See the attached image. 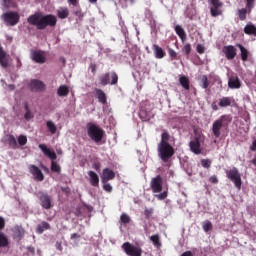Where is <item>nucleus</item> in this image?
Returning a JSON list of instances; mask_svg holds the SVG:
<instances>
[{
	"instance_id": "nucleus-1",
	"label": "nucleus",
	"mask_w": 256,
	"mask_h": 256,
	"mask_svg": "<svg viewBox=\"0 0 256 256\" xmlns=\"http://www.w3.org/2000/svg\"><path fill=\"white\" fill-rule=\"evenodd\" d=\"M27 23L33 27H36L38 31H44V29H47V27L57 26V16L53 14L44 15L41 12H36L27 18Z\"/></svg>"
},
{
	"instance_id": "nucleus-2",
	"label": "nucleus",
	"mask_w": 256,
	"mask_h": 256,
	"mask_svg": "<svg viewBox=\"0 0 256 256\" xmlns=\"http://www.w3.org/2000/svg\"><path fill=\"white\" fill-rule=\"evenodd\" d=\"M170 139L171 134H169L167 130H163L161 140L157 146L158 157L163 163H169L173 158V155H175V148L169 144Z\"/></svg>"
},
{
	"instance_id": "nucleus-3",
	"label": "nucleus",
	"mask_w": 256,
	"mask_h": 256,
	"mask_svg": "<svg viewBox=\"0 0 256 256\" xmlns=\"http://www.w3.org/2000/svg\"><path fill=\"white\" fill-rule=\"evenodd\" d=\"M231 121H233V118L231 117V115L225 114L213 122L212 133L214 137H216V139H219V137H221V130L227 129Z\"/></svg>"
},
{
	"instance_id": "nucleus-4",
	"label": "nucleus",
	"mask_w": 256,
	"mask_h": 256,
	"mask_svg": "<svg viewBox=\"0 0 256 256\" xmlns=\"http://www.w3.org/2000/svg\"><path fill=\"white\" fill-rule=\"evenodd\" d=\"M38 147L42 153L48 157V159H51V171H53V173H61V166L55 162L57 160V154L55 153V150L48 148L45 144H39Z\"/></svg>"
},
{
	"instance_id": "nucleus-5",
	"label": "nucleus",
	"mask_w": 256,
	"mask_h": 256,
	"mask_svg": "<svg viewBox=\"0 0 256 256\" xmlns=\"http://www.w3.org/2000/svg\"><path fill=\"white\" fill-rule=\"evenodd\" d=\"M87 133L88 137H90V139L94 141V143H101L105 135V131H103V129L93 123L87 124Z\"/></svg>"
},
{
	"instance_id": "nucleus-6",
	"label": "nucleus",
	"mask_w": 256,
	"mask_h": 256,
	"mask_svg": "<svg viewBox=\"0 0 256 256\" xmlns=\"http://www.w3.org/2000/svg\"><path fill=\"white\" fill-rule=\"evenodd\" d=\"M226 176L230 181H232L238 190H241V185H243V181L241 180V173L236 167H233L230 170H226Z\"/></svg>"
},
{
	"instance_id": "nucleus-7",
	"label": "nucleus",
	"mask_w": 256,
	"mask_h": 256,
	"mask_svg": "<svg viewBox=\"0 0 256 256\" xmlns=\"http://www.w3.org/2000/svg\"><path fill=\"white\" fill-rule=\"evenodd\" d=\"M99 81L100 85H102L103 87H105V85H117L119 81V76L116 72L105 73L99 77Z\"/></svg>"
},
{
	"instance_id": "nucleus-8",
	"label": "nucleus",
	"mask_w": 256,
	"mask_h": 256,
	"mask_svg": "<svg viewBox=\"0 0 256 256\" xmlns=\"http://www.w3.org/2000/svg\"><path fill=\"white\" fill-rule=\"evenodd\" d=\"M122 249L127 256H142L143 249L139 246H135L130 242H125L122 244Z\"/></svg>"
},
{
	"instance_id": "nucleus-9",
	"label": "nucleus",
	"mask_w": 256,
	"mask_h": 256,
	"mask_svg": "<svg viewBox=\"0 0 256 256\" xmlns=\"http://www.w3.org/2000/svg\"><path fill=\"white\" fill-rule=\"evenodd\" d=\"M38 199L42 209L49 210L51 207H53V200L47 192H39Z\"/></svg>"
},
{
	"instance_id": "nucleus-10",
	"label": "nucleus",
	"mask_w": 256,
	"mask_h": 256,
	"mask_svg": "<svg viewBox=\"0 0 256 256\" xmlns=\"http://www.w3.org/2000/svg\"><path fill=\"white\" fill-rule=\"evenodd\" d=\"M3 20L6 25H9L10 27H14V25H17L19 23V13L17 12H6L3 14Z\"/></svg>"
},
{
	"instance_id": "nucleus-11",
	"label": "nucleus",
	"mask_w": 256,
	"mask_h": 256,
	"mask_svg": "<svg viewBox=\"0 0 256 256\" xmlns=\"http://www.w3.org/2000/svg\"><path fill=\"white\" fill-rule=\"evenodd\" d=\"M150 188L152 193H161V191H163V177H161V175H157L152 178L150 181Z\"/></svg>"
},
{
	"instance_id": "nucleus-12",
	"label": "nucleus",
	"mask_w": 256,
	"mask_h": 256,
	"mask_svg": "<svg viewBox=\"0 0 256 256\" xmlns=\"http://www.w3.org/2000/svg\"><path fill=\"white\" fill-rule=\"evenodd\" d=\"M210 5V14L212 17H219V15H223V11H221V7H223V2L221 0H209Z\"/></svg>"
},
{
	"instance_id": "nucleus-13",
	"label": "nucleus",
	"mask_w": 256,
	"mask_h": 256,
	"mask_svg": "<svg viewBox=\"0 0 256 256\" xmlns=\"http://www.w3.org/2000/svg\"><path fill=\"white\" fill-rule=\"evenodd\" d=\"M189 148L194 155H201V135H196L189 143Z\"/></svg>"
},
{
	"instance_id": "nucleus-14",
	"label": "nucleus",
	"mask_w": 256,
	"mask_h": 256,
	"mask_svg": "<svg viewBox=\"0 0 256 256\" xmlns=\"http://www.w3.org/2000/svg\"><path fill=\"white\" fill-rule=\"evenodd\" d=\"M222 52L228 61H233V59L237 57V48H235L233 45L224 46L222 48Z\"/></svg>"
},
{
	"instance_id": "nucleus-15",
	"label": "nucleus",
	"mask_w": 256,
	"mask_h": 256,
	"mask_svg": "<svg viewBox=\"0 0 256 256\" xmlns=\"http://www.w3.org/2000/svg\"><path fill=\"white\" fill-rule=\"evenodd\" d=\"M45 83L39 79H32L29 83L30 91L35 93L45 91Z\"/></svg>"
},
{
	"instance_id": "nucleus-16",
	"label": "nucleus",
	"mask_w": 256,
	"mask_h": 256,
	"mask_svg": "<svg viewBox=\"0 0 256 256\" xmlns=\"http://www.w3.org/2000/svg\"><path fill=\"white\" fill-rule=\"evenodd\" d=\"M29 171L31 175H33L35 181H43L45 179V175H43L41 169H39V167H37L36 165L31 164L29 166Z\"/></svg>"
},
{
	"instance_id": "nucleus-17",
	"label": "nucleus",
	"mask_w": 256,
	"mask_h": 256,
	"mask_svg": "<svg viewBox=\"0 0 256 256\" xmlns=\"http://www.w3.org/2000/svg\"><path fill=\"white\" fill-rule=\"evenodd\" d=\"M115 179V171L110 168H104L101 175L102 183H109V181H113Z\"/></svg>"
},
{
	"instance_id": "nucleus-18",
	"label": "nucleus",
	"mask_w": 256,
	"mask_h": 256,
	"mask_svg": "<svg viewBox=\"0 0 256 256\" xmlns=\"http://www.w3.org/2000/svg\"><path fill=\"white\" fill-rule=\"evenodd\" d=\"M0 65L3 69L9 67V54L3 50V46L0 45Z\"/></svg>"
},
{
	"instance_id": "nucleus-19",
	"label": "nucleus",
	"mask_w": 256,
	"mask_h": 256,
	"mask_svg": "<svg viewBox=\"0 0 256 256\" xmlns=\"http://www.w3.org/2000/svg\"><path fill=\"white\" fill-rule=\"evenodd\" d=\"M229 89H241V80L239 76H231L228 80Z\"/></svg>"
},
{
	"instance_id": "nucleus-20",
	"label": "nucleus",
	"mask_w": 256,
	"mask_h": 256,
	"mask_svg": "<svg viewBox=\"0 0 256 256\" xmlns=\"http://www.w3.org/2000/svg\"><path fill=\"white\" fill-rule=\"evenodd\" d=\"M89 182L92 187H99V174L93 170L88 171Z\"/></svg>"
},
{
	"instance_id": "nucleus-21",
	"label": "nucleus",
	"mask_w": 256,
	"mask_h": 256,
	"mask_svg": "<svg viewBox=\"0 0 256 256\" xmlns=\"http://www.w3.org/2000/svg\"><path fill=\"white\" fill-rule=\"evenodd\" d=\"M47 59L45 58V54L41 51H33L32 52V61H35V63L43 64L45 63Z\"/></svg>"
},
{
	"instance_id": "nucleus-22",
	"label": "nucleus",
	"mask_w": 256,
	"mask_h": 256,
	"mask_svg": "<svg viewBox=\"0 0 256 256\" xmlns=\"http://www.w3.org/2000/svg\"><path fill=\"white\" fill-rule=\"evenodd\" d=\"M236 47H238V49L240 50L241 60L244 63L249 61V55H251L249 53V50H247V48H245V46H243L242 44H236Z\"/></svg>"
},
{
	"instance_id": "nucleus-23",
	"label": "nucleus",
	"mask_w": 256,
	"mask_h": 256,
	"mask_svg": "<svg viewBox=\"0 0 256 256\" xmlns=\"http://www.w3.org/2000/svg\"><path fill=\"white\" fill-rule=\"evenodd\" d=\"M235 103V99L233 97H222L219 99L218 105L219 107L225 108V107H231Z\"/></svg>"
},
{
	"instance_id": "nucleus-24",
	"label": "nucleus",
	"mask_w": 256,
	"mask_h": 256,
	"mask_svg": "<svg viewBox=\"0 0 256 256\" xmlns=\"http://www.w3.org/2000/svg\"><path fill=\"white\" fill-rule=\"evenodd\" d=\"M95 95L99 101V103H102V105H107V94L99 88L95 89Z\"/></svg>"
},
{
	"instance_id": "nucleus-25",
	"label": "nucleus",
	"mask_w": 256,
	"mask_h": 256,
	"mask_svg": "<svg viewBox=\"0 0 256 256\" xmlns=\"http://www.w3.org/2000/svg\"><path fill=\"white\" fill-rule=\"evenodd\" d=\"M49 229H51V224H49V222L42 221L37 225L36 233H38V235H43V233L45 231H49Z\"/></svg>"
},
{
	"instance_id": "nucleus-26",
	"label": "nucleus",
	"mask_w": 256,
	"mask_h": 256,
	"mask_svg": "<svg viewBox=\"0 0 256 256\" xmlns=\"http://www.w3.org/2000/svg\"><path fill=\"white\" fill-rule=\"evenodd\" d=\"M152 49L154 51L156 59H163V57H165L166 53L159 45L153 44Z\"/></svg>"
},
{
	"instance_id": "nucleus-27",
	"label": "nucleus",
	"mask_w": 256,
	"mask_h": 256,
	"mask_svg": "<svg viewBox=\"0 0 256 256\" xmlns=\"http://www.w3.org/2000/svg\"><path fill=\"white\" fill-rule=\"evenodd\" d=\"M139 117L142 121H151L153 116L151 115V111H147V109L142 108L139 112Z\"/></svg>"
},
{
	"instance_id": "nucleus-28",
	"label": "nucleus",
	"mask_w": 256,
	"mask_h": 256,
	"mask_svg": "<svg viewBox=\"0 0 256 256\" xmlns=\"http://www.w3.org/2000/svg\"><path fill=\"white\" fill-rule=\"evenodd\" d=\"M150 241L153 243L156 249H161V247H163V244L161 243V237L159 236V234H154L150 236Z\"/></svg>"
},
{
	"instance_id": "nucleus-29",
	"label": "nucleus",
	"mask_w": 256,
	"mask_h": 256,
	"mask_svg": "<svg viewBox=\"0 0 256 256\" xmlns=\"http://www.w3.org/2000/svg\"><path fill=\"white\" fill-rule=\"evenodd\" d=\"M175 32L180 37L181 41H185L187 39V33H185V29L181 25L175 26Z\"/></svg>"
},
{
	"instance_id": "nucleus-30",
	"label": "nucleus",
	"mask_w": 256,
	"mask_h": 256,
	"mask_svg": "<svg viewBox=\"0 0 256 256\" xmlns=\"http://www.w3.org/2000/svg\"><path fill=\"white\" fill-rule=\"evenodd\" d=\"M57 95L58 97H67L69 95V86L67 85H61L57 89Z\"/></svg>"
},
{
	"instance_id": "nucleus-31",
	"label": "nucleus",
	"mask_w": 256,
	"mask_h": 256,
	"mask_svg": "<svg viewBox=\"0 0 256 256\" xmlns=\"http://www.w3.org/2000/svg\"><path fill=\"white\" fill-rule=\"evenodd\" d=\"M249 10L247 8H241L237 10V16L240 21H246Z\"/></svg>"
},
{
	"instance_id": "nucleus-32",
	"label": "nucleus",
	"mask_w": 256,
	"mask_h": 256,
	"mask_svg": "<svg viewBox=\"0 0 256 256\" xmlns=\"http://www.w3.org/2000/svg\"><path fill=\"white\" fill-rule=\"evenodd\" d=\"M179 83L180 85L183 87V89H185L186 91H189L190 86H189V77L183 75L180 76L179 78Z\"/></svg>"
},
{
	"instance_id": "nucleus-33",
	"label": "nucleus",
	"mask_w": 256,
	"mask_h": 256,
	"mask_svg": "<svg viewBox=\"0 0 256 256\" xmlns=\"http://www.w3.org/2000/svg\"><path fill=\"white\" fill-rule=\"evenodd\" d=\"M244 33L246 35H254V37H256V27L253 24H247L244 27Z\"/></svg>"
},
{
	"instance_id": "nucleus-34",
	"label": "nucleus",
	"mask_w": 256,
	"mask_h": 256,
	"mask_svg": "<svg viewBox=\"0 0 256 256\" xmlns=\"http://www.w3.org/2000/svg\"><path fill=\"white\" fill-rule=\"evenodd\" d=\"M57 16L59 19H67V17H69V9L61 7L57 10Z\"/></svg>"
},
{
	"instance_id": "nucleus-35",
	"label": "nucleus",
	"mask_w": 256,
	"mask_h": 256,
	"mask_svg": "<svg viewBox=\"0 0 256 256\" xmlns=\"http://www.w3.org/2000/svg\"><path fill=\"white\" fill-rule=\"evenodd\" d=\"M24 109L26 113L24 114V119L26 121H30V119H33V113H31V109L29 108V103L25 102Z\"/></svg>"
},
{
	"instance_id": "nucleus-36",
	"label": "nucleus",
	"mask_w": 256,
	"mask_h": 256,
	"mask_svg": "<svg viewBox=\"0 0 256 256\" xmlns=\"http://www.w3.org/2000/svg\"><path fill=\"white\" fill-rule=\"evenodd\" d=\"M9 246V238L5 236V233L0 232V248Z\"/></svg>"
},
{
	"instance_id": "nucleus-37",
	"label": "nucleus",
	"mask_w": 256,
	"mask_h": 256,
	"mask_svg": "<svg viewBox=\"0 0 256 256\" xmlns=\"http://www.w3.org/2000/svg\"><path fill=\"white\" fill-rule=\"evenodd\" d=\"M120 223L122 225H129V223H131V216H129L127 213H122L120 216Z\"/></svg>"
},
{
	"instance_id": "nucleus-38",
	"label": "nucleus",
	"mask_w": 256,
	"mask_h": 256,
	"mask_svg": "<svg viewBox=\"0 0 256 256\" xmlns=\"http://www.w3.org/2000/svg\"><path fill=\"white\" fill-rule=\"evenodd\" d=\"M246 9L248 10V15H251L253 9H255V0H245Z\"/></svg>"
},
{
	"instance_id": "nucleus-39",
	"label": "nucleus",
	"mask_w": 256,
	"mask_h": 256,
	"mask_svg": "<svg viewBox=\"0 0 256 256\" xmlns=\"http://www.w3.org/2000/svg\"><path fill=\"white\" fill-rule=\"evenodd\" d=\"M46 127L52 135H55L57 133V126L55 125V123H53V121H47Z\"/></svg>"
},
{
	"instance_id": "nucleus-40",
	"label": "nucleus",
	"mask_w": 256,
	"mask_h": 256,
	"mask_svg": "<svg viewBox=\"0 0 256 256\" xmlns=\"http://www.w3.org/2000/svg\"><path fill=\"white\" fill-rule=\"evenodd\" d=\"M8 145L11 147V149H17V139H15V136H8Z\"/></svg>"
},
{
	"instance_id": "nucleus-41",
	"label": "nucleus",
	"mask_w": 256,
	"mask_h": 256,
	"mask_svg": "<svg viewBox=\"0 0 256 256\" xmlns=\"http://www.w3.org/2000/svg\"><path fill=\"white\" fill-rule=\"evenodd\" d=\"M202 227H203L205 233H209V231H211V229H213V224L211 223V221L206 220L205 222H203Z\"/></svg>"
},
{
	"instance_id": "nucleus-42",
	"label": "nucleus",
	"mask_w": 256,
	"mask_h": 256,
	"mask_svg": "<svg viewBox=\"0 0 256 256\" xmlns=\"http://www.w3.org/2000/svg\"><path fill=\"white\" fill-rule=\"evenodd\" d=\"M202 89H207L209 87V79L207 75H203L200 80Z\"/></svg>"
},
{
	"instance_id": "nucleus-43",
	"label": "nucleus",
	"mask_w": 256,
	"mask_h": 256,
	"mask_svg": "<svg viewBox=\"0 0 256 256\" xmlns=\"http://www.w3.org/2000/svg\"><path fill=\"white\" fill-rule=\"evenodd\" d=\"M18 145H20L21 147H23L24 145H27V136L20 135L18 137Z\"/></svg>"
},
{
	"instance_id": "nucleus-44",
	"label": "nucleus",
	"mask_w": 256,
	"mask_h": 256,
	"mask_svg": "<svg viewBox=\"0 0 256 256\" xmlns=\"http://www.w3.org/2000/svg\"><path fill=\"white\" fill-rule=\"evenodd\" d=\"M211 160L209 159H201V165L204 167V169H210L211 168Z\"/></svg>"
},
{
	"instance_id": "nucleus-45",
	"label": "nucleus",
	"mask_w": 256,
	"mask_h": 256,
	"mask_svg": "<svg viewBox=\"0 0 256 256\" xmlns=\"http://www.w3.org/2000/svg\"><path fill=\"white\" fill-rule=\"evenodd\" d=\"M168 54L172 60H177V52L173 48H168Z\"/></svg>"
},
{
	"instance_id": "nucleus-46",
	"label": "nucleus",
	"mask_w": 256,
	"mask_h": 256,
	"mask_svg": "<svg viewBox=\"0 0 256 256\" xmlns=\"http://www.w3.org/2000/svg\"><path fill=\"white\" fill-rule=\"evenodd\" d=\"M103 189L104 191H106V193H112L113 186H111V184L106 182V183H103Z\"/></svg>"
},
{
	"instance_id": "nucleus-47",
	"label": "nucleus",
	"mask_w": 256,
	"mask_h": 256,
	"mask_svg": "<svg viewBox=\"0 0 256 256\" xmlns=\"http://www.w3.org/2000/svg\"><path fill=\"white\" fill-rule=\"evenodd\" d=\"M183 52L185 53V55H191V44H185L183 47Z\"/></svg>"
},
{
	"instance_id": "nucleus-48",
	"label": "nucleus",
	"mask_w": 256,
	"mask_h": 256,
	"mask_svg": "<svg viewBox=\"0 0 256 256\" xmlns=\"http://www.w3.org/2000/svg\"><path fill=\"white\" fill-rule=\"evenodd\" d=\"M156 197H157V199H159V201H164V199H165L166 197H168V192H167V191H164V192H162V193L156 195Z\"/></svg>"
},
{
	"instance_id": "nucleus-49",
	"label": "nucleus",
	"mask_w": 256,
	"mask_h": 256,
	"mask_svg": "<svg viewBox=\"0 0 256 256\" xmlns=\"http://www.w3.org/2000/svg\"><path fill=\"white\" fill-rule=\"evenodd\" d=\"M196 51L197 53H199L200 55H203V53H205V46H203L202 44H198L196 46Z\"/></svg>"
},
{
	"instance_id": "nucleus-50",
	"label": "nucleus",
	"mask_w": 256,
	"mask_h": 256,
	"mask_svg": "<svg viewBox=\"0 0 256 256\" xmlns=\"http://www.w3.org/2000/svg\"><path fill=\"white\" fill-rule=\"evenodd\" d=\"M209 182L213 183V185H217V183H219V178H217V176L213 175L209 177Z\"/></svg>"
},
{
	"instance_id": "nucleus-51",
	"label": "nucleus",
	"mask_w": 256,
	"mask_h": 256,
	"mask_svg": "<svg viewBox=\"0 0 256 256\" xmlns=\"http://www.w3.org/2000/svg\"><path fill=\"white\" fill-rule=\"evenodd\" d=\"M92 169H95V171L100 172V171H101V163H99V162H94V163L92 164Z\"/></svg>"
},
{
	"instance_id": "nucleus-52",
	"label": "nucleus",
	"mask_w": 256,
	"mask_h": 256,
	"mask_svg": "<svg viewBox=\"0 0 256 256\" xmlns=\"http://www.w3.org/2000/svg\"><path fill=\"white\" fill-rule=\"evenodd\" d=\"M90 69H91V72L93 73V75H95V73H97V64L91 63Z\"/></svg>"
},
{
	"instance_id": "nucleus-53",
	"label": "nucleus",
	"mask_w": 256,
	"mask_h": 256,
	"mask_svg": "<svg viewBox=\"0 0 256 256\" xmlns=\"http://www.w3.org/2000/svg\"><path fill=\"white\" fill-rule=\"evenodd\" d=\"M5 229V218L0 216V231H3Z\"/></svg>"
},
{
	"instance_id": "nucleus-54",
	"label": "nucleus",
	"mask_w": 256,
	"mask_h": 256,
	"mask_svg": "<svg viewBox=\"0 0 256 256\" xmlns=\"http://www.w3.org/2000/svg\"><path fill=\"white\" fill-rule=\"evenodd\" d=\"M70 239L72 241H75V239H81V235L79 233H73L71 234Z\"/></svg>"
},
{
	"instance_id": "nucleus-55",
	"label": "nucleus",
	"mask_w": 256,
	"mask_h": 256,
	"mask_svg": "<svg viewBox=\"0 0 256 256\" xmlns=\"http://www.w3.org/2000/svg\"><path fill=\"white\" fill-rule=\"evenodd\" d=\"M145 217H151L153 215V209H146L144 210Z\"/></svg>"
},
{
	"instance_id": "nucleus-56",
	"label": "nucleus",
	"mask_w": 256,
	"mask_h": 256,
	"mask_svg": "<svg viewBox=\"0 0 256 256\" xmlns=\"http://www.w3.org/2000/svg\"><path fill=\"white\" fill-rule=\"evenodd\" d=\"M56 249L58 251H63V245L61 242H59V241L56 242Z\"/></svg>"
},
{
	"instance_id": "nucleus-57",
	"label": "nucleus",
	"mask_w": 256,
	"mask_h": 256,
	"mask_svg": "<svg viewBox=\"0 0 256 256\" xmlns=\"http://www.w3.org/2000/svg\"><path fill=\"white\" fill-rule=\"evenodd\" d=\"M211 107H212V110H213V111H219V106L217 105V103L213 102V103L211 104Z\"/></svg>"
},
{
	"instance_id": "nucleus-58",
	"label": "nucleus",
	"mask_w": 256,
	"mask_h": 256,
	"mask_svg": "<svg viewBox=\"0 0 256 256\" xmlns=\"http://www.w3.org/2000/svg\"><path fill=\"white\" fill-rule=\"evenodd\" d=\"M250 151H256V139L252 142V145L250 146Z\"/></svg>"
},
{
	"instance_id": "nucleus-59",
	"label": "nucleus",
	"mask_w": 256,
	"mask_h": 256,
	"mask_svg": "<svg viewBox=\"0 0 256 256\" xmlns=\"http://www.w3.org/2000/svg\"><path fill=\"white\" fill-rule=\"evenodd\" d=\"M68 3H71L74 7H77V0H68Z\"/></svg>"
},
{
	"instance_id": "nucleus-60",
	"label": "nucleus",
	"mask_w": 256,
	"mask_h": 256,
	"mask_svg": "<svg viewBox=\"0 0 256 256\" xmlns=\"http://www.w3.org/2000/svg\"><path fill=\"white\" fill-rule=\"evenodd\" d=\"M4 5H6V7H9V5H11V0H2Z\"/></svg>"
},
{
	"instance_id": "nucleus-61",
	"label": "nucleus",
	"mask_w": 256,
	"mask_h": 256,
	"mask_svg": "<svg viewBox=\"0 0 256 256\" xmlns=\"http://www.w3.org/2000/svg\"><path fill=\"white\" fill-rule=\"evenodd\" d=\"M8 89L10 91H14L15 90V85H13V84L8 85Z\"/></svg>"
},
{
	"instance_id": "nucleus-62",
	"label": "nucleus",
	"mask_w": 256,
	"mask_h": 256,
	"mask_svg": "<svg viewBox=\"0 0 256 256\" xmlns=\"http://www.w3.org/2000/svg\"><path fill=\"white\" fill-rule=\"evenodd\" d=\"M17 65L21 66V60L19 58H17Z\"/></svg>"
},
{
	"instance_id": "nucleus-63",
	"label": "nucleus",
	"mask_w": 256,
	"mask_h": 256,
	"mask_svg": "<svg viewBox=\"0 0 256 256\" xmlns=\"http://www.w3.org/2000/svg\"><path fill=\"white\" fill-rule=\"evenodd\" d=\"M251 163H253L256 166V158H253Z\"/></svg>"
},
{
	"instance_id": "nucleus-64",
	"label": "nucleus",
	"mask_w": 256,
	"mask_h": 256,
	"mask_svg": "<svg viewBox=\"0 0 256 256\" xmlns=\"http://www.w3.org/2000/svg\"><path fill=\"white\" fill-rule=\"evenodd\" d=\"M90 3H97V0H89Z\"/></svg>"
}]
</instances>
